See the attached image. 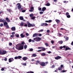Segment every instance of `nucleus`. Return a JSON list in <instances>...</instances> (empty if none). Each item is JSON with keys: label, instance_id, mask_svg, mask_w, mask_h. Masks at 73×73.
<instances>
[{"label": "nucleus", "instance_id": "55", "mask_svg": "<svg viewBox=\"0 0 73 73\" xmlns=\"http://www.w3.org/2000/svg\"><path fill=\"white\" fill-rule=\"evenodd\" d=\"M54 41L53 40H52L51 41V43H52V44H54Z\"/></svg>", "mask_w": 73, "mask_h": 73}, {"label": "nucleus", "instance_id": "14", "mask_svg": "<svg viewBox=\"0 0 73 73\" xmlns=\"http://www.w3.org/2000/svg\"><path fill=\"white\" fill-rule=\"evenodd\" d=\"M22 59L24 61H26L27 60V57H25L23 58Z\"/></svg>", "mask_w": 73, "mask_h": 73}, {"label": "nucleus", "instance_id": "24", "mask_svg": "<svg viewBox=\"0 0 73 73\" xmlns=\"http://www.w3.org/2000/svg\"><path fill=\"white\" fill-rule=\"evenodd\" d=\"M32 56H33V57H36V56H37V54H33L32 55Z\"/></svg>", "mask_w": 73, "mask_h": 73}, {"label": "nucleus", "instance_id": "3", "mask_svg": "<svg viewBox=\"0 0 73 73\" xmlns=\"http://www.w3.org/2000/svg\"><path fill=\"white\" fill-rule=\"evenodd\" d=\"M15 48L19 50H23L24 49L23 46H16Z\"/></svg>", "mask_w": 73, "mask_h": 73}, {"label": "nucleus", "instance_id": "23", "mask_svg": "<svg viewBox=\"0 0 73 73\" xmlns=\"http://www.w3.org/2000/svg\"><path fill=\"white\" fill-rule=\"evenodd\" d=\"M42 51H45V50H46V49H45V48L43 47H42Z\"/></svg>", "mask_w": 73, "mask_h": 73}, {"label": "nucleus", "instance_id": "47", "mask_svg": "<svg viewBox=\"0 0 73 73\" xmlns=\"http://www.w3.org/2000/svg\"><path fill=\"white\" fill-rule=\"evenodd\" d=\"M48 25L46 23H44V26H48Z\"/></svg>", "mask_w": 73, "mask_h": 73}, {"label": "nucleus", "instance_id": "39", "mask_svg": "<svg viewBox=\"0 0 73 73\" xmlns=\"http://www.w3.org/2000/svg\"><path fill=\"white\" fill-rule=\"evenodd\" d=\"M43 31H44V30H43V29H41L38 32H43Z\"/></svg>", "mask_w": 73, "mask_h": 73}, {"label": "nucleus", "instance_id": "58", "mask_svg": "<svg viewBox=\"0 0 73 73\" xmlns=\"http://www.w3.org/2000/svg\"><path fill=\"white\" fill-rule=\"evenodd\" d=\"M38 36H42V34H39L38 35Z\"/></svg>", "mask_w": 73, "mask_h": 73}, {"label": "nucleus", "instance_id": "25", "mask_svg": "<svg viewBox=\"0 0 73 73\" xmlns=\"http://www.w3.org/2000/svg\"><path fill=\"white\" fill-rule=\"evenodd\" d=\"M30 16V17H33V14L32 13L31 14H30L29 15Z\"/></svg>", "mask_w": 73, "mask_h": 73}, {"label": "nucleus", "instance_id": "45", "mask_svg": "<svg viewBox=\"0 0 73 73\" xmlns=\"http://www.w3.org/2000/svg\"><path fill=\"white\" fill-rule=\"evenodd\" d=\"M62 73H64L65 72H67V70H63L62 71Z\"/></svg>", "mask_w": 73, "mask_h": 73}, {"label": "nucleus", "instance_id": "32", "mask_svg": "<svg viewBox=\"0 0 73 73\" xmlns=\"http://www.w3.org/2000/svg\"><path fill=\"white\" fill-rule=\"evenodd\" d=\"M45 25V23H42V24L41 25V26H42V27H43V26H44Z\"/></svg>", "mask_w": 73, "mask_h": 73}, {"label": "nucleus", "instance_id": "64", "mask_svg": "<svg viewBox=\"0 0 73 73\" xmlns=\"http://www.w3.org/2000/svg\"><path fill=\"white\" fill-rule=\"evenodd\" d=\"M71 45H73V41L71 43Z\"/></svg>", "mask_w": 73, "mask_h": 73}, {"label": "nucleus", "instance_id": "22", "mask_svg": "<svg viewBox=\"0 0 73 73\" xmlns=\"http://www.w3.org/2000/svg\"><path fill=\"white\" fill-rule=\"evenodd\" d=\"M37 34L35 33L33 34V37H36V36H37Z\"/></svg>", "mask_w": 73, "mask_h": 73}, {"label": "nucleus", "instance_id": "18", "mask_svg": "<svg viewBox=\"0 0 73 73\" xmlns=\"http://www.w3.org/2000/svg\"><path fill=\"white\" fill-rule=\"evenodd\" d=\"M55 21L57 23H60V21L59 20L56 19L55 20Z\"/></svg>", "mask_w": 73, "mask_h": 73}, {"label": "nucleus", "instance_id": "31", "mask_svg": "<svg viewBox=\"0 0 73 73\" xmlns=\"http://www.w3.org/2000/svg\"><path fill=\"white\" fill-rule=\"evenodd\" d=\"M12 62V61L11 60V59L10 58H9V62Z\"/></svg>", "mask_w": 73, "mask_h": 73}, {"label": "nucleus", "instance_id": "4", "mask_svg": "<svg viewBox=\"0 0 73 73\" xmlns=\"http://www.w3.org/2000/svg\"><path fill=\"white\" fill-rule=\"evenodd\" d=\"M27 24L28 25V27H35V24H33L32 25V24L30 23L28 21L27 22Z\"/></svg>", "mask_w": 73, "mask_h": 73}, {"label": "nucleus", "instance_id": "2", "mask_svg": "<svg viewBox=\"0 0 73 73\" xmlns=\"http://www.w3.org/2000/svg\"><path fill=\"white\" fill-rule=\"evenodd\" d=\"M7 52L5 50H1L0 49V55H4L7 53Z\"/></svg>", "mask_w": 73, "mask_h": 73}, {"label": "nucleus", "instance_id": "43", "mask_svg": "<svg viewBox=\"0 0 73 73\" xmlns=\"http://www.w3.org/2000/svg\"><path fill=\"white\" fill-rule=\"evenodd\" d=\"M45 44L46 46H49V44L47 43H46Z\"/></svg>", "mask_w": 73, "mask_h": 73}, {"label": "nucleus", "instance_id": "54", "mask_svg": "<svg viewBox=\"0 0 73 73\" xmlns=\"http://www.w3.org/2000/svg\"><path fill=\"white\" fill-rule=\"evenodd\" d=\"M16 36L17 37H19V35L17 34V35H16Z\"/></svg>", "mask_w": 73, "mask_h": 73}, {"label": "nucleus", "instance_id": "62", "mask_svg": "<svg viewBox=\"0 0 73 73\" xmlns=\"http://www.w3.org/2000/svg\"><path fill=\"white\" fill-rule=\"evenodd\" d=\"M44 12H39V13H40V14H42Z\"/></svg>", "mask_w": 73, "mask_h": 73}, {"label": "nucleus", "instance_id": "12", "mask_svg": "<svg viewBox=\"0 0 73 73\" xmlns=\"http://www.w3.org/2000/svg\"><path fill=\"white\" fill-rule=\"evenodd\" d=\"M11 29L12 31H16V28L15 27H12L11 28Z\"/></svg>", "mask_w": 73, "mask_h": 73}, {"label": "nucleus", "instance_id": "20", "mask_svg": "<svg viewBox=\"0 0 73 73\" xmlns=\"http://www.w3.org/2000/svg\"><path fill=\"white\" fill-rule=\"evenodd\" d=\"M7 11H9V12H10V13H11V12H12V10H11L10 9H7Z\"/></svg>", "mask_w": 73, "mask_h": 73}, {"label": "nucleus", "instance_id": "15", "mask_svg": "<svg viewBox=\"0 0 73 73\" xmlns=\"http://www.w3.org/2000/svg\"><path fill=\"white\" fill-rule=\"evenodd\" d=\"M20 36L21 38H24L25 37V35H23V34L22 33L20 35Z\"/></svg>", "mask_w": 73, "mask_h": 73}, {"label": "nucleus", "instance_id": "29", "mask_svg": "<svg viewBox=\"0 0 73 73\" xmlns=\"http://www.w3.org/2000/svg\"><path fill=\"white\" fill-rule=\"evenodd\" d=\"M20 26H21V27H23L24 26V23H21L20 24Z\"/></svg>", "mask_w": 73, "mask_h": 73}, {"label": "nucleus", "instance_id": "16", "mask_svg": "<svg viewBox=\"0 0 73 73\" xmlns=\"http://www.w3.org/2000/svg\"><path fill=\"white\" fill-rule=\"evenodd\" d=\"M46 8L45 7H43L42 9V11H43V12L45 11V10H46Z\"/></svg>", "mask_w": 73, "mask_h": 73}, {"label": "nucleus", "instance_id": "42", "mask_svg": "<svg viewBox=\"0 0 73 73\" xmlns=\"http://www.w3.org/2000/svg\"><path fill=\"white\" fill-rule=\"evenodd\" d=\"M14 58L15 60H17V59H18V56H15Z\"/></svg>", "mask_w": 73, "mask_h": 73}, {"label": "nucleus", "instance_id": "17", "mask_svg": "<svg viewBox=\"0 0 73 73\" xmlns=\"http://www.w3.org/2000/svg\"><path fill=\"white\" fill-rule=\"evenodd\" d=\"M3 24L4 26H6V25H8V23L7 22H5L4 23H3Z\"/></svg>", "mask_w": 73, "mask_h": 73}, {"label": "nucleus", "instance_id": "6", "mask_svg": "<svg viewBox=\"0 0 73 73\" xmlns=\"http://www.w3.org/2000/svg\"><path fill=\"white\" fill-rule=\"evenodd\" d=\"M34 11V7L33 6L31 7L30 8V10H29V11L31 12H33Z\"/></svg>", "mask_w": 73, "mask_h": 73}, {"label": "nucleus", "instance_id": "7", "mask_svg": "<svg viewBox=\"0 0 73 73\" xmlns=\"http://www.w3.org/2000/svg\"><path fill=\"white\" fill-rule=\"evenodd\" d=\"M39 64L42 66H45L46 65L45 63L44 62H42L39 63Z\"/></svg>", "mask_w": 73, "mask_h": 73}, {"label": "nucleus", "instance_id": "53", "mask_svg": "<svg viewBox=\"0 0 73 73\" xmlns=\"http://www.w3.org/2000/svg\"><path fill=\"white\" fill-rule=\"evenodd\" d=\"M24 48L25 49H26L27 48V46H24Z\"/></svg>", "mask_w": 73, "mask_h": 73}, {"label": "nucleus", "instance_id": "49", "mask_svg": "<svg viewBox=\"0 0 73 73\" xmlns=\"http://www.w3.org/2000/svg\"><path fill=\"white\" fill-rule=\"evenodd\" d=\"M35 19V17H33L31 18L32 20H34Z\"/></svg>", "mask_w": 73, "mask_h": 73}, {"label": "nucleus", "instance_id": "41", "mask_svg": "<svg viewBox=\"0 0 73 73\" xmlns=\"http://www.w3.org/2000/svg\"><path fill=\"white\" fill-rule=\"evenodd\" d=\"M67 18H70V15H67Z\"/></svg>", "mask_w": 73, "mask_h": 73}, {"label": "nucleus", "instance_id": "28", "mask_svg": "<svg viewBox=\"0 0 73 73\" xmlns=\"http://www.w3.org/2000/svg\"><path fill=\"white\" fill-rule=\"evenodd\" d=\"M22 58V56H18V59H20L21 58Z\"/></svg>", "mask_w": 73, "mask_h": 73}, {"label": "nucleus", "instance_id": "10", "mask_svg": "<svg viewBox=\"0 0 73 73\" xmlns=\"http://www.w3.org/2000/svg\"><path fill=\"white\" fill-rule=\"evenodd\" d=\"M61 57L59 56H58L57 57L55 58V59L57 60H59V59H61Z\"/></svg>", "mask_w": 73, "mask_h": 73}, {"label": "nucleus", "instance_id": "13", "mask_svg": "<svg viewBox=\"0 0 73 73\" xmlns=\"http://www.w3.org/2000/svg\"><path fill=\"white\" fill-rule=\"evenodd\" d=\"M6 20L7 22H8V23H9V22H10V20L9 19V18L8 17H6Z\"/></svg>", "mask_w": 73, "mask_h": 73}, {"label": "nucleus", "instance_id": "5", "mask_svg": "<svg viewBox=\"0 0 73 73\" xmlns=\"http://www.w3.org/2000/svg\"><path fill=\"white\" fill-rule=\"evenodd\" d=\"M34 40L36 41H40L41 40V38L37 36L36 38H34Z\"/></svg>", "mask_w": 73, "mask_h": 73}, {"label": "nucleus", "instance_id": "27", "mask_svg": "<svg viewBox=\"0 0 73 73\" xmlns=\"http://www.w3.org/2000/svg\"><path fill=\"white\" fill-rule=\"evenodd\" d=\"M46 6H50V4L49 3H46Z\"/></svg>", "mask_w": 73, "mask_h": 73}, {"label": "nucleus", "instance_id": "63", "mask_svg": "<svg viewBox=\"0 0 73 73\" xmlns=\"http://www.w3.org/2000/svg\"><path fill=\"white\" fill-rule=\"evenodd\" d=\"M38 9L39 11H41V8H40V7Z\"/></svg>", "mask_w": 73, "mask_h": 73}, {"label": "nucleus", "instance_id": "44", "mask_svg": "<svg viewBox=\"0 0 73 73\" xmlns=\"http://www.w3.org/2000/svg\"><path fill=\"white\" fill-rule=\"evenodd\" d=\"M36 63L37 64H38V63H39V64H40V61H36Z\"/></svg>", "mask_w": 73, "mask_h": 73}, {"label": "nucleus", "instance_id": "46", "mask_svg": "<svg viewBox=\"0 0 73 73\" xmlns=\"http://www.w3.org/2000/svg\"><path fill=\"white\" fill-rule=\"evenodd\" d=\"M25 35L27 36H29V34H28V33H26Z\"/></svg>", "mask_w": 73, "mask_h": 73}, {"label": "nucleus", "instance_id": "34", "mask_svg": "<svg viewBox=\"0 0 73 73\" xmlns=\"http://www.w3.org/2000/svg\"><path fill=\"white\" fill-rule=\"evenodd\" d=\"M3 23H1L0 25V27H3Z\"/></svg>", "mask_w": 73, "mask_h": 73}, {"label": "nucleus", "instance_id": "48", "mask_svg": "<svg viewBox=\"0 0 73 73\" xmlns=\"http://www.w3.org/2000/svg\"><path fill=\"white\" fill-rule=\"evenodd\" d=\"M33 48H31L30 49L29 51L30 52H32L33 51Z\"/></svg>", "mask_w": 73, "mask_h": 73}, {"label": "nucleus", "instance_id": "9", "mask_svg": "<svg viewBox=\"0 0 73 73\" xmlns=\"http://www.w3.org/2000/svg\"><path fill=\"white\" fill-rule=\"evenodd\" d=\"M5 22H6V20H4V19H0V23H4Z\"/></svg>", "mask_w": 73, "mask_h": 73}, {"label": "nucleus", "instance_id": "60", "mask_svg": "<svg viewBox=\"0 0 73 73\" xmlns=\"http://www.w3.org/2000/svg\"><path fill=\"white\" fill-rule=\"evenodd\" d=\"M24 27H28V25H27V24H25L24 25Z\"/></svg>", "mask_w": 73, "mask_h": 73}, {"label": "nucleus", "instance_id": "37", "mask_svg": "<svg viewBox=\"0 0 73 73\" xmlns=\"http://www.w3.org/2000/svg\"><path fill=\"white\" fill-rule=\"evenodd\" d=\"M5 27L7 28H9V26L8 25H7L5 26Z\"/></svg>", "mask_w": 73, "mask_h": 73}, {"label": "nucleus", "instance_id": "52", "mask_svg": "<svg viewBox=\"0 0 73 73\" xmlns=\"http://www.w3.org/2000/svg\"><path fill=\"white\" fill-rule=\"evenodd\" d=\"M10 37H12V38H13L14 37V35H12L10 36Z\"/></svg>", "mask_w": 73, "mask_h": 73}, {"label": "nucleus", "instance_id": "11", "mask_svg": "<svg viewBox=\"0 0 73 73\" xmlns=\"http://www.w3.org/2000/svg\"><path fill=\"white\" fill-rule=\"evenodd\" d=\"M71 50V48L69 47H66L65 49L64 50L65 51H66V50Z\"/></svg>", "mask_w": 73, "mask_h": 73}, {"label": "nucleus", "instance_id": "30", "mask_svg": "<svg viewBox=\"0 0 73 73\" xmlns=\"http://www.w3.org/2000/svg\"><path fill=\"white\" fill-rule=\"evenodd\" d=\"M27 73H34V72L33 71H30V72H27Z\"/></svg>", "mask_w": 73, "mask_h": 73}, {"label": "nucleus", "instance_id": "57", "mask_svg": "<svg viewBox=\"0 0 73 73\" xmlns=\"http://www.w3.org/2000/svg\"><path fill=\"white\" fill-rule=\"evenodd\" d=\"M10 58L11 59V60L12 62L13 61V60H14V59H13V58Z\"/></svg>", "mask_w": 73, "mask_h": 73}, {"label": "nucleus", "instance_id": "61", "mask_svg": "<svg viewBox=\"0 0 73 73\" xmlns=\"http://www.w3.org/2000/svg\"><path fill=\"white\" fill-rule=\"evenodd\" d=\"M15 34V32H13L12 33V34L13 35H14V34Z\"/></svg>", "mask_w": 73, "mask_h": 73}, {"label": "nucleus", "instance_id": "40", "mask_svg": "<svg viewBox=\"0 0 73 73\" xmlns=\"http://www.w3.org/2000/svg\"><path fill=\"white\" fill-rule=\"evenodd\" d=\"M54 67H55V66L54 65H52L51 67V68H54Z\"/></svg>", "mask_w": 73, "mask_h": 73}, {"label": "nucleus", "instance_id": "35", "mask_svg": "<svg viewBox=\"0 0 73 73\" xmlns=\"http://www.w3.org/2000/svg\"><path fill=\"white\" fill-rule=\"evenodd\" d=\"M69 15V13L68 12H66V16H68V15Z\"/></svg>", "mask_w": 73, "mask_h": 73}, {"label": "nucleus", "instance_id": "1", "mask_svg": "<svg viewBox=\"0 0 73 73\" xmlns=\"http://www.w3.org/2000/svg\"><path fill=\"white\" fill-rule=\"evenodd\" d=\"M17 6L18 9L19 10L20 12L24 13L26 11V10H23V8H21V6L20 5V3H18L17 4Z\"/></svg>", "mask_w": 73, "mask_h": 73}, {"label": "nucleus", "instance_id": "26", "mask_svg": "<svg viewBox=\"0 0 73 73\" xmlns=\"http://www.w3.org/2000/svg\"><path fill=\"white\" fill-rule=\"evenodd\" d=\"M42 56H46V54L45 53H42L41 55Z\"/></svg>", "mask_w": 73, "mask_h": 73}, {"label": "nucleus", "instance_id": "21", "mask_svg": "<svg viewBox=\"0 0 73 73\" xmlns=\"http://www.w3.org/2000/svg\"><path fill=\"white\" fill-rule=\"evenodd\" d=\"M58 42L59 44H62V43H63V41H59Z\"/></svg>", "mask_w": 73, "mask_h": 73}, {"label": "nucleus", "instance_id": "33", "mask_svg": "<svg viewBox=\"0 0 73 73\" xmlns=\"http://www.w3.org/2000/svg\"><path fill=\"white\" fill-rule=\"evenodd\" d=\"M58 69L59 70H61L62 69V68H61V67H60L58 68Z\"/></svg>", "mask_w": 73, "mask_h": 73}, {"label": "nucleus", "instance_id": "59", "mask_svg": "<svg viewBox=\"0 0 73 73\" xmlns=\"http://www.w3.org/2000/svg\"><path fill=\"white\" fill-rule=\"evenodd\" d=\"M48 21V23H51L52 21L51 20H49Z\"/></svg>", "mask_w": 73, "mask_h": 73}, {"label": "nucleus", "instance_id": "50", "mask_svg": "<svg viewBox=\"0 0 73 73\" xmlns=\"http://www.w3.org/2000/svg\"><path fill=\"white\" fill-rule=\"evenodd\" d=\"M9 45H10V46H11V45H12V43L11 42H10L9 43Z\"/></svg>", "mask_w": 73, "mask_h": 73}, {"label": "nucleus", "instance_id": "8", "mask_svg": "<svg viewBox=\"0 0 73 73\" xmlns=\"http://www.w3.org/2000/svg\"><path fill=\"white\" fill-rule=\"evenodd\" d=\"M21 44L22 45V46H27V45H26V44L25 43V42H21V44H19L20 45H21Z\"/></svg>", "mask_w": 73, "mask_h": 73}, {"label": "nucleus", "instance_id": "38", "mask_svg": "<svg viewBox=\"0 0 73 73\" xmlns=\"http://www.w3.org/2000/svg\"><path fill=\"white\" fill-rule=\"evenodd\" d=\"M22 64V65H24V66H26V65H27V64L26 63H23Z\"/></svg>", "mask_w": 73, "mask_h": 73}, {"label": "nucleus", "instance_id": "19", "mask_svg": "<svg viewBox=\"0 0 73 73\" xmlns=\"http://www.w3.org/2000/svg\"><path fill=\"white\" fill-rule=\"evenodd\" d=\"M19 19L21 20H24V18L23 17H22V16H20L19 17Z\"/></svg>", "mask_w": 73, "mask_h": 73}, {"label": "nucleus", "instance_id": "36", "mask_svg": "<svg viewBox=\"0 0 73 73\" xmlns=\"http://www.w3.org/2000/svg\"><path fill=\"white\" fill-rule=\"evenodd\" d=\"M56 25H53V27H54V28H56Z\"/></svg>", "mask_w": 73, "mask_h": 73}, {"label": "nucleus", "instance_id": "56", "mask_svg": "<svg viewBox=\"0 0 73 73\" xmlns=\"http://www.w3.org/2000/svg\"><path fill=\"white\" fill-rule=\"evenodd\" d=\"M29 42H31V41H32V39H29Z\"/></svg>", "mask_w": 73, "mask_h": 73}, {"label": "nucleus", "instance_id": "51", "mask_svg": "<svg viewBox=\"0 0 73 73\" xmlns=\"http://www.w3.org/2000/svg\"><path fill=\"white\" fill-rule=\"evenodd\" d=\"M65 39L66 40H69V37H66Z\"/></svg>", "mask_w": 73, "mask_h": 73}]
</instances>
